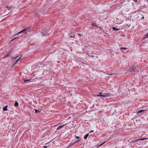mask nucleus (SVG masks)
<instances>
[{
	"instance_id": "15",
	"label": "nucleus",
	"mask_w": 148,
	"mask_h": 148,
	"mask_svg": "<svg viewBox=\"0 0 148 148\" xmlns=\"http://www.w3.org/2000/svg\"><path fill=\"white\" fill-rule=\"evenodd\" d=\"M132 67L129 68V70L128 71L129 72H131V71H133V70H132Z\"/></svg>"
},
{
	"instance_id": "29",
	"label": "nucleus",
	"mask_w": 148,
	"mask_h": 148,
	"mask_svg": "<svg viewBox=\"0 0 148 148\" xmlns=\"http://www.w3.org/2000/svg\"><path fill=\"white\" fill-rule=\"evenodd\" d=\"M18 56H16V57H15V58H13V60H14V59H15V58H18Z\"/></svg>"
},
{
	"instance_id": "28",
	"label": "nucleus",
	"mask_w": 148,
	"mask_h": 148,
	"mask_svg": "<svg viewBox=\"0 0 148 148\" xmlns=\"http://www.w3.org/2000/svg\"><path fill=\"white\" fill-rule=\"evenodd\" d=\"M141 15L142 16V19H144V17L143 16V15H142V14H141Z\"/></svg>"
},
{
	"instance_id": "10",
	"label": "nucleus",
	"mask_w": 148,
	"mask_h": 148,
	"mask_svg": "<svg viewBox=\"0 0 148 148\" xmlns=\"http://www.w3.org/2000/svg\"><path fill=\"white\" fill-rule=\"evenodd\" d=\"M88 136H89L88 134H86L84 137V139L85 140L87 138V137Z\"/></svg>"
},
{
	"instance_id": "34",
	"label": "nucleus",
	"mask_w": 148,
	"mask_h": 148,
	"mask_svg": "<svg viewBox=\"0 0 148 148\" xmlns=\"http://www.w3.org/2000/svg\"><path fill=\"white\" fill-rule=\"evenodd\" d=\"M70 36V37H71V38L73 37L72 36Z\"/></svg>"
},
{
	"instance_id": "35",
	"label": "nucleus",
	"mask_w": 148,
	"mask_h": 148,
	"mask_svg": "<svg viewBox=\"0 0 148 148\" xmlns=\"http://www.w3.org/2000/svg\"><path fill=\"white\" fill-rule=\"evenodd\" d=\"M147 1H148V0H147Z\"/></svg>"
},
{
	"instance_id": "6",
	"label": "nucleus",
	"mask_w": 148,
	"mask_h": 148,
	"mask_svg": "<svg viewBox=\"0 0 148 148\" xmlns=\"http://www.w3.org/2000/svg\"><path fill=\"white\" fill-rule=\"evenodd\" d=\"M7 107H8V106L7 105L4 106L3 108V110L4 111H7L8 110V109H7Z\"/></svg>"
},
{
	"instance_id": "26",
	"label": "nucleus",
	"mask_w": 148,
	"mask_h": 148,
	"mask_svg": "<svg viewBox=\"0 0 148 148\" xmlns=\"http://www.w3.org/2000/svg\"><path fill=\"white\" fill-rule=\"evenodd\" d=\"M75 138H77V139H79V137L78 136H76Z\"/></svg>"
},
{
	"instance_id": "9",
	"label": "nucleus",
	"mask_w": 148,
	"mask_h": 148,
	"mask_svg": "<svg viewBox=\"0 0 148 148\" xmlns=\"http://www.w3.org/2000/svg\"><path fill=\"white\" fill-rule=\"evenodd\" d=\"M145 110H140L137 112V114H138L140 112H144Z\"/></svg>"
},
{
	"instance_id": "27",
	"label": "nucleus",
	"mask_w": 148,
	"mask_h": 148,
	"mask_svg": "<svg viewBox=\"0 0 148 148\" xmlns=\"http://www.w3.org/2000/svg\"><path fill=\"white\" fill-rule=\"evenodd\" d=\"M43 147L44 148H47V146H43Z\"/></svg>"
},
{
	"instance_id": "4",
	"label": "nucleus",
	"mask_w": 148,
	"mask_h": 148,
	"mask_svg": "<svg viewBox=\"0 0 148 148\" xmlns=\"http://www.w3.org/2000/svg\"><path fill=\"white\" fill-rule=\"evenodd\" d=\"M41 33H42V35L43 36H45L46 35L48 36L49 34H48V32H41Z\"/></svg>"
},
{
	"instance_id": "31",
	"label": "nucleus",
	"mask_w": 148,
	"mask_h": 148,
	"mask_svg": "<svg viewBox=\"0 0 148 148\" xmlns=\"http://www.w3.org/2000/svg\"><path fill=\"white\" fill-rule=\"evenodd\" d=\"M94 132V131H93V130H92V131H91L89 133H92V132Z\"/></svg>"
},
{
	"instance_id": "33",
	"label": "nucleus",
	"mask_w": 148,
	"mask_h": 148,
	"mask_svg": "<svg viewBox=\"0 0 148 148\" xmlns=\"http://www.w3.org/2000/svg\"><path fill=\"white\" fill-rule=\"evenodd\" d=\"M12 50H11L10 51V53H9L10 54V53H11V52H12Z\"/></svg>"
},
{
	"instance_id": "16",
	"label": "nucleus",
	"mask_w": 148,
	"mask_h": 148,
	"mask_svg": "<svg viewBox=\"0 0 148 148\" xmlns=\"http://www.w3.org/2000/svg\"><path fill=\"white\" fill-rule=\"evenodd\" d=\"M127 48H125V47H121L120 48L121 50L123 49V50H127Z\"/></svg>"
},
{
	"instance_id": "23",
	"label": "nucleus",
	"mask_w": 148,
	"mask_h": 148,
	"mask_svg": "<svg viewBox=\"0 0 148 148\" xmlns=\"http://www.w3.org/2000/svg\"><path fill=\"white\" fill-rule=\"evenodd\" d=\"M21 56L17 60H16L17 62H18V61L19 60V59H20V58H21Z\"/></svg>"
},
{
	"instance_id": "3",
	"label": "nucleus",
	"mask_w": 148,
	"mask_h": 148,
	"mask_svg": "<svg viewBox=\"0 0 148 148\" xmlns=\"http://www.w3.org/2000/svg\"><path fill=\"white\" fill-rule=\"evenodd\" d=\"M148 139V138H142L140 139H139L137 140H136L135 141L136 142H138L139 141H140V140H147Z\"/></svg>"
},
{
	"instance_id": "20",
	"label": "nucleus",
	"mask_w": 148,
	"mask_h": 148,
	"mask_svg": "<svg viewBox=\"0 0 148 148\" xmlns=\"http://www.w3.org/2000/svg\"><path fill=\"white\" fill-rule=\"evenodd\" d=\"M106 142H103V143H102V144H100V145H99L98 146V147H100L103 144H104Z\"/></svg>"
},
{
	"instance_id": "32",
	"label": "nucleus",
	"mask_w": 148,
	"mask_h": 148,
	"mask_svg": "<svg viewBox=\"0 0 148 148\" xmlns=\"http://www.w3.org/2000/svg\"><path fill=\"white\" fill-rule=\"evenodd\" d=\"M99 94H98V95H101V92H99Z\"/></svg>"
},
{
	"instance_id": "13",
	"label": "nucleus",
	"mask_w": 148,
	"mask_h": 148,
	"mask_svg": "<svg viewBox=\"0 0 148 148\" xmlns=\"http://www.w3.org/2000/svg\"><path fill=\"white\" fill-rule=\"evenodd\" d=\"M35 113H39V112H40V111L39 110H38L36 109H35Z\"/></svg>"
},
{
	"instance_id": "1",
	"label": "nucleus",
	"mask_w": 148,
	"mask_h": 148,
	"mask_svg": "<svg viewBox=\"0 0 148 148\" xmlns=\"http://www.w3.org/2000/svg\"><path fill=\"white\" fill-rule=\"evenodd\" d=\"M30 27H28L22 30L20 32H19L17 34H21L22 33H24L26 34L28 32V31H29L30 30Z\"/></svg>"
},
{
	"instance_id": "5",
	"label": "nucleus",
	"mask_w": 148,
	"mask_h": 148,
	"mask_svg": "<svg viewBox=\"0 0 148 148\" xmlns=\"http://www.w3.org/2000/svg\"><path fill=\"white\" fill-rule=\"evenodd\" d=\"M66 124L63 125H62L59 126L58 127L57 129V130H59V129L62 128L64 126L66 125Z\"/></svg>"
},
{
	"instance_id": "2",
	"label": "nucleus",
	"mask_w": 148,
	"mask_h": 148,
	"mask_svg": "<svg viewBox=\"0 0 148 148\" xmlns=\"http://www.w3.org/2000/svg\"><path fill=\"white\" fill-rule=\"evenodd\" d=\"M132 67L133 69L132 70L133 72H135L138 70V67L134 65Z\"/></svg>"
},
{
	"instance_id": "17",
	"label": "nucleus",
	"mask_w": 148,
	"mask_h": 148,
	"mask_svg": "<svg viewBox=\"0 0 148 148\" xmlns=\"http://www.w3.org/2000/svg\"><path fill=\"white\" fill-rule=\"evenodd\" d=\"M92 26H96V27H97V26H96V24L95 23H92Z\"/></svg>"
},
{
	"instance_id": "14",
	"label": "nucleus",
	"mask_w": 148,
	"mask_h": 148,
	"mask_svg": "<svg viewBox=\"0 0 148 148\" xmlns=\"http://www.w3.org/2000/svg\"><path fill=\"white\" fill-rule=\"evenodd\" d=\"M12 8V6H10V7H9L8 6H7V8L9 10H10Z\"/></svg>"
},
{
	"instance_id": "12",
	"label": "nucleus",
	"mask_w": 148,
	"mask_h": 148,
	"mask_svg": "<svg viewBox=\"0 0 148 148\" xmlns=\"http://www.w3.org/2000/svg\"><path fill=\"white\" fill-rule=\"evenodd\" d=\"M112 29L113 30H114L117 31V30H119V29L116 28L115 27H112Z\"/></svg>"
},
{
	"instance_id": "8",
	"label": "nucleus",
	"mask_w": 148,
	"mask_h": 148,
	"mask_svg": "<svg viewBox=\"0 0 148 148\" xmlns=\"http://www.w3.org/2000/svg\"><path fill=\"white\" fill-rule=\"evenodd\" d=\"M18 104H18V103L17 101H16L15 102V103L14 104V106L15 107H17L18 106Z\"/></svg>"
},
{
	"instance_id": "30",
	"label": "nucleus",
	"mask_w": 148,
	"mask_h": 148,
	"mask_svg": "<svg viewBox=\"0 0 148 148\" xmlns=\"http://www.w3.org/2000/svg\"><path fill=\"white\" fill-rule=\"evenodd\" d=\"M16 38H15L14 39H12V40H11V41H13V40H14Z\"/></svg>"
},
{
	"instance_id": "7",
	"label": "nucleus",
	"mask_w": 148,
	"mask_h": 148,
	"mask_svg": "<svg viewBox=\"0 0 148 148\" xmlns=\"http://www.w3.org/2000/svg\"><path fill=\"white\" fill-rule=\"evenodd\" d=\"M147 38H148V33L145 35L143 39H145Z\"/></svg>"
},
{
	"instance_id": "25",
	"label": "nucleus",
	"mask_w": 148,
	"mask_h": 148,
	"mask_svg": "<svg viewBox=\"0 0 148 148\" xmlns=\"http://www.w3.org/2000/svg\"><path fill=\"white\" fill-rule=\"evenodd\" d=\"M80 140H78V141H75V142H74V143H77L78 142H79V141H80Z\"/></svg>"
},
{
	"instance_id": "22",
	"label": "nucleus",
	"mask_w": 148,
	"mask_h": 148,
	"mask_svg": "<svg viewBox=\"0 0 148 148\" xmlns=\"http://www.w3.org/2000/svg\"><path fill=\"white\" fill-rule=\"evenodd\" d=\"M21 56L17 60H16L17 62H18V61L19 60V59H20V58H21Z\"/></svg>"
},
{
	"instance_id": "11",
	"label": "nucleus",
	"mask_w": 148,
	"mask_h": 148,
	"mask_svg": "<svg viewBox=\"0 0 148 148\" xmlns=\"http://www.w3.org/2000/svg\"><path fill=\"white\" fill-rule=\"evenodd\" d=\"M97 96L99 97H105L106 96L105 95H96Z\"/></svg>"
},
{
	"instance_id": "18",
	"label": "nucleus",
	"mask_w": 148,
	"mask_h": 148,
	"mask_svg": "<svg viewBox=\"0 0 148 148\" xmlns=\"http://www.w3.org/2000/svg\"><path fill=\"white\" fill-rule=\"evenodd\" d=\"M29 81V79H26V80L24 79V80L23 81L24 83H25L27 81Z\"/></svg>"
},
{
	"instance_id": "24",
	"label": "nucleus",
	"mask_w": 148,
	"mask_h": 148,
	"mask_svg": "<svg viewBox=\"0 0 148 148\" xmlns=\"http://www.w3.org/2000/svg\"><path fill=\"white\" fill-rule=\"evenodd\" d=\"M21 56L17 60H16L17 62H18V61L19 60V59H20V58H21Z\"/></svg>"
},
{
	"instance_id": "21",
	"label": "nucleus",
	"mask_w": 148,
	"mask_h": 148,
	"mask_svg": "<svg viewBox=\"0 0 148 148\" xmlns=\"http://www.w3.org/2000/svg\"><path fill=\"white\" fill-rule=\"evenodd\" d=\"M9 56V53L7 54L5 56V57H8Z\"/></svg>"
},
{
	"instance_id": "19",
	"label": "nucleus",
	"mask_w": 148,
	"mask_h": 148,
	"mask_svg": "<svg viewBox=\"0 0 148 148\" xmlns=\"http://www.w3.org/2000/svg\"><path fill=\"white\" fill-rule=\"evenodd\" d=\"M17 62H17L16 60V62L13 63V66H14V65H15L17 63Z\"/></svg>"
}]
</instances>
